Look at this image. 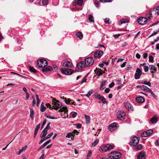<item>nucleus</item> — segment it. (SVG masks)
Listing matches in <instances>:
<instances>
[{"instance_id": "12", "label": "nucleus", "mask_w": 159, "mask_h": 159, "mask_svg": "<svg viewBox=\"0 0 159 159\" xmlns=\"http://www.w3.org/2000/svg\"><path fill=\"white\" fill-rule=\"evenodd\" d=\"M53 107H55V110H57L58 108L61 107L62 106V104L59 101H56L55 103H53Z\"/></svg>"}, {"instance_id": "26", "label": "nucleus", "mask_w": 159, "mask_h": 159, "mask_svg": "<svg viewBox=\"0 0 159 159\" xmlns=\"http://www.w3.org/2000/svg\"><path fill=\"white\" fill-rule=\"evenodd\" d=\"M94 96L95 97V98H97L99 100H100L101 99V97H102V96H101L100 94H99L98 93H95L94 94Z\"/></svg>"}, {"instance_id": "46", "label": "nucleus", "mask_w": 159, "mask_h": 159, "mask_svg": "<svg viewBox=\"0 0 159 159\" xmlns=\"http://www.w3.org/2000/svg\"><path fill=\"white\" fill-rule=\"evenodd\" d=\"M128 20L127 19H122L120 20V22H121V24L128 22Z\"/></svg>"}, {"instance_id": "35", "label": "nucleus", "mask_w": 159, "mask_h": 159, "mask_svg": "<svg viewBox=\"0 0 159 159\" xmlns=\"http://www.w3.org/2000/svg\"><path fill=\"white\" fill-rule=\"evenodd\" d=\"M89 20L90 22L94 23V22L93 18L92 15H90L89 16Z\"/></svg>"}, {"instance_id": "18", "label": "nucleus", "mask_w": 159, "mask_h": 159, "mask_svg": "<svg viewBox=\"0 0 159 159\" xmlns=\"http://www.w3.org/2000/svg\"><path fill=\"white\" fill-rule=\"evenodd\" d=\"M63 66L67 67H72V64L71 63L70 61H67L64 62Z\"/></svg>"}, {"instance_id": "47", "label": "nucleus", "mask_w": 159, "mask_h": 159, "mask_svg": "<svg viewBox=\"0 0 159 159\" xmlns=\"http://www.w3.org/2000/svg\"><path fill=\"white\" fill-rule=\"evenodd\" d=\"M73 132L70 133L68 134L66 136V137L68 138H70L71 136H73Z\"/></svg>"}, {"instance_id": "39", "label": "nucleus", "mask_w": 159, "mask_h": 159, "mask_svg": "<svg viewBox=\"0 0 159 159\" xmlns=\"http://www.w3.org/2000/svg\"><path fill=\"white\" fill-rule=\"evenodd\" d=\"M48 0H42V6H45L47 5Z\"/></svg>"}, {"instance_id": "37", "label": "nucleus", "mask_w": 159, "mask_h": 159, "mask_svg": "<svg viewBox=\"0 0 159 159\" xmlns=\"http://www.w3.org/2000/svg\"><path fill=\"white\" fill-rule=\"evenodd\" d=\"M29 70L30 71L34 73H36L37 72V70L32 66H29Z\"/></svg>"}, {"instance_id": "3", "label": "nucleus", "mask_w": 159, "mask_h": 159, "mask_svg": "<svg viewBox=\"0 0 159 159\" xmlns=\"http://www.w3.org/2000/svg\"><path fill=\"white\" fill-rule=\"evenodd\" d=\"M113 148V146L110 144H107L106 145L102 146L99 148L100 152H105Z\"/></svg>"}, {"instance_id": "53", "label": "nucleus", "mask_w": 159, "mask_h": 159, "mask_svg": "<svg viewBox=\"0 0 159 159\" xmlns=\"http://www.w3.org/2000/svg\"><path fill=\"white\" fill-rule=\"evenodd\" d=\"M148 92H150L151 95L154 98H156V96L154 93L152 92V90L150 89L149 91H148Z\"/></svg>"}, {"instance_id": "56", "label": "nucleus", "mask_w": 159, "mask_h": 159, "mask_svg": "<svg viewBox=\"0 0 159 159\" xmlns=\"http://www.w3.org/2000/svg\"><path fill=\"white\" fill-rule=\"evenodd\" d=\"M107 82V80H103L102 81V82H101V86H105V83H106Z\"/></svg>"}, {"instance_id": "43", "label": "nucleus", "mask_w": 159, "mask_h": 159, "mask_svg": "<svg viewBox=\"0 0 159 159\" xmlns=\"http://www.w3.org/2000/svg\"><path fill=\"white\" fill-rule=\"evenodd\" d=\"M98 139H96V140L92 143V146L93 147H94L98 143Z\"/></svg>"}, {"instance_id": "2", "label": "nucleus", "mask_w": 159, "mask_h": 159, "mask_svg": "<svg viewBox=\"0 0 159 159\" xmlns=\"http://www.w3.org/2000/svg\"><path fill=\"white\" fill-rule=\"evenodd\" d=\"M121 157L120 152H111L108 155V157L111 159H117L120 158Z\"/></svg>"}, {"instance_id": "15", "label": "nucleus", "mask_w": 159, "mask_h": 159, "mask_svg": "<svg viewBox=\"0 0 159 159\" xmlns=\"http://www.w3.org/2000/svg\"><path fill=\"white\" fill-rule=\"evenodd\" d=\"M125 106L129 110H133V107H132V106L130 103L127 102L125 103Z\"/></svg>"}, {"instance_id": "29", "label": "nucleus", "mask_w": 159, "mask_h": 159, "mask_svg": "<svg viewBox=\"0 0 159 159\" xmlns=\"http://www.w3.org/2000/svg\"><path fill=\"white\" fill-rule=\"evenodd\" d=\"M142 148V145L141 144H139L138 146L134 148V149L136 151H138L141 150Z\"/></svg>"}, {"instance_id": "19", "label": "nucleus", "mask_w": 159, "mask_h": 159, "mask_svg": "<svg viewBox=\"0 0 159 159\" xmlns=\"http://www.w3.org/2000/svg\"><path fill=\"white\" fill-rule=\"evenodd\" d=\"M158 117L155 116L150 119V121L152 123H156L158 121Z\"/></svg>"}, {"instance_id": "44", "label": "nucleus", "mask_w": 159, "mask_h": 159, "mask_svg": "<svg viewBox=\"0 0 159 159\" xmlns=\"http://www.w3.org/2000/svg\"><path fill=\"white\" fill-rule=\"evenodd\" d=\"M83 0H77V4L79 6H81L82 5L83 3Z\"/></svg>"}, {"instance_id": "63", "label": "nucleus", "mask_w": 159, "mask_h": 159, "mask_svg": "<svg viewBox=\"0 0 159 159\" xmlns=\"http://www.w3.org/2000/svg\"><path fill=\"white\" fill-rule=\"evenodd\" d=\"M42 154L39 159H43V157H44V151L43 150L42 151Z\"/></svg>"}, {"instance_id": "51", "label": "nucleus", "mask_w": 159, "mask_h": 159, "mask_svg": "<svg viewBox=\"0 0 159 159\" xmlns=\"http://www.w3.org/2000/svg\"><path fill=\"white\" fill-rule=\"evenodd\" d=\"M141 135L143 137H146L148 136V135H147L146 132V131H144L143 133L141 134Z\"/></svg>"}, {"instance_id": "28", "label": "nucleus", "mask_w": 159, "mask_h": 159, "mask_svg": "<svg viewBox=\"0 0 159 159\" xmlns=\"http://www.w3.org/2000/svg\"><path fill=\"white\" fill-rule=\"evenodd\" d=\"M146 16L148 19H151L152 17V11H149V13L146 14Z\"/></svg>"}, {"instance_id": "36", "label": "nucleus", "mask_w": 159, "mask_h": 159, "mask_svg": "<svg viewBox=\"0 0 159 159\" xmlns=\"http://www.w3.org/2000/svg\"><path fill=\"white\" fill-rule=\"evenodd\" d=\"M148 136L151 135L153 133V130L152 129H149L146 131Z\"/></svg>"}, {"instance_id": "8", "label": "nucleus", "mask_w": 159, "mask_h": 159, "mask_svg": "<svg viewBox=\"0 0 159 159\" xmlns=\"http://www.w3.org/2000/svg\"><path fill=\"white\" fill-rule=\"evenodd\" d=\"M138 22L139 24L141 25L145 24L148 21V19L146 17H142L138 19Z\"/></svg>"}, {"instance_id": "41", "label": "nucleus", "mask_w": 159, "mask_h": 159, "mask_svg": "<svg viewBox=\"0 0 159 159\" xmlns=\"http://www.w3.org/2000/svg\"><path fill=\"white\" fill-rule=\"evenodd\" d=\"M159 31V29H158L157 30H156V31H154L153 32V33L151 35H150L148 37L150 38L153 35H154L156 34Z\"/></svg>"}, {"instance_id": "23", "label": "nucleus", "mask_w": 159, "mask_h": 159, "mask_svg": "<svg viewBox=\"0 0 159 159\" xmlns=\"http://www.w3.org/2000/svg\"><path fill=\"white\" fill-rule=\"evenodd\" d=\"M47 133L48 130H46L44 129L42 131V134H40V137H41V138L45 137L47 134Z\"/></svg>"}, {"instance_id": "60", "label": "nucleus", "mask_w": 159, "mask_h": 159, "mask_svg": "<svg viewBox=\"0 0 159 159\" xmlns=\"http://www.w3.org/2000/svg\"><path fill=\"white\" fill-rule=\"evenodd\" d=\"M46 139L45 137H43L42 139L39 142V144H40L42 142H43Z\"/></svg>"}, {"instance_id": "32", "label": "nucleus", "mask_w": 159, "mask_h": 159, "mask_svg": "<svg viewBox=\"0 0 159 159\" xmlns=\"http://www.w3.org/2000/svg\"><path fill=\"white\" fill-rule=\"evenodd\" d=\"M68 109L66 107H62L59 110L60 112H61L62 111H64L65 112H66L68 111Z\"/></svg>"}, {"instance_id": "22", "label": "nucleus", "mask_w": 159, "mask_h": 159, "mask_svg": "<svg viewBox=\"0 0 159 159\" xmlns=\"http://www.w3.org/2000/svg\"><path fill=\"white\" fill-rule=\"evenodd\" d=\"M152 11L155 12V14L158 15L159 14V6L157 7H154Z\"/></svg>"}, {"instance_id": "58", "label": "nucleus", "mask_w": 159, "mask_h": 159, "mask_svg": "<svg viewBox=\"0 0 159 159\" xmlns=\"http://www.w3.org/2000/svg\"><path fill=\"white\" fill-rule=\"evenodd\" d=\"M110 126H111L112 127H113L115 129H116V123H113L111 124L110 125Z\"/></svg>"}, {"instance_id": "40", "label": "nucleus", "mask_w": 159, "mask_h": 159, "mask_svg": "<svg viewBox=\"0 0 159 159\" xmlns=\"http://www.w3.org/2000/svg\"><path fill=\"white\" fill-rule=\"evenodd\" d=\"M142 83L144 84L148 85L150 87L151 86V83L150 82H147L145 81L142 82Z\"/></svg>"}, {"instance_id": "48", "label": "nucleus", "mask_w": 159, "mask_h": 159, "mask_svg": "<svg viewBox=\"0 0 159 159\" xmlns=\"http://www.w3.org/2000/svg\"><path fill=\"white\" fill-rule=\"evenodd\" d=\"M46 106L47 107L51 109H52L55 108L54 107H53V106L51 107V105L49 103H46Z\"/></svg>"}, {"instance_id": "31", "label": "nucleus", "mask_w": 159, "mask_h": 159, "mask_svg": "<svg viewBox=\"0 0 159 159\" xmlns=\"http://www.w3.org/2000/svg\"><path fill=\"white\" fill-rule=\"evenodd\" d=\"M30 116L32 119H34V111L32 109H30Z\"/></svg>"}, {"instance_id": "38", "label": "nucleus", "mask_w": 159, "mask_h": 159, "mask_svg": "<svg viewBox=\"0 0 159 159\" xmlns=\"http://www.w3.org/2000/svg\"><path fill=\"white\" fill-rule=\"evenodd\" d=\"M40 124H39L36 126L34 132V133H37L39 129L40 128Z\"/></svg>"}, {"instance_id": "27", "label": "nucleus", "mask_w": 159, "mask_h": 159, "mask_svg": "<svg viewBox=\"0 0 159 159\" xmlns=\"http://www.w3.org/2000/svg\"><path fill=\"white\" fill-rule=\"evenodd\" d=\"M76 35L78 38H79L80 39H82L83 38V35L82 33L80 32H78L76 34Z\"/></svg>"}, {"instance_id": "57", "label": "nucleus", "mask_w": 159, "mask_h": 159, "mask_svg": "<svg viewBox=\"0 0 159 159\" xmlns=\"http://www.w3.org/2000/svg\"><path fill=\"white\" fill-rule=\"evenodd\" d=\"M27 147V145L23 147L21 149H20V153L23 151H24L26 149Z\"/></svg>"}, {"instance_id": "64", "label": "nucleus", "mask_w": 159, "mask_h": 159, "mask_svg": "<svg viewBox=\"0 0 159 159\" xmlns=\"http://www.w3.org/2000/svg\"><path fill=\"white\" fill-rule=\"evenodd\" d=\"M155 144L156 146H159V141L157 140L155 143Z\"/></svg>"}, {"instance_id": "11", "label": "nucleus", "mask_w": 159, "mask_h": 159, "mask_svg": "<svg viewBox=\"0 0 159 159\" xmlns=\"http://www.w3.org/2000/svg\"><path fill=\"white\" fill-rule=\"evenodd\" d=\"M103 53V51L98 50L94 53V57L95 58H99L102 56Z\"/></svg>"}, {"instance_id": "42", "label": "nucleus", "mask_w": 159, "mask_h": 159, "mask_svg": "<svg viewBox=\"0 0 159 159\" xmlns=\"http://www.w3.org/2000/svg\"><path fill=\"white\" fill-rule=\"evenodd\" d=\"M36 98L37 99V106H38L39 104L40 101L39 98V96L37 95H36Z\"/></svg>"}, {"instance_id": "45", "label": "nucleus", "mask_w": 159, "mask_h": 159, "mask_svg": "<svg viewBox=\"0 0 159 159\" xmlns=\"http://www.w3.org/2000/svg\"><path fill=\"white\" fill-rule=\"evenodd\" d=\"M93 93V91L92 90H89L88 93L87 94L85 95L87 97H89Z\"/></svg>"}, {"instance_id": "21", "label": "nucleus", "mask_w": 159, "mask_h": 159, "mask_svg": "<svg viewBox=\"0 0 159 159\" xmlns=\"http://www.w3.org/2000/svg\"><path fill=\"white\" fill-rule=\"evenodd\" d=\"M85 120L87 124H89L90 122V118L89 116L84 114Z\"/></svg>"}, {"instance_id": "24", "label": "nucleus", "mask_w": 159, "mask_h": 159, "mask_svg": "<svg viewBox=\"0 0 159 159\" xmlns=\"http://www.w3.org/2000/svg\"><path fill=\"white\" fill-rule=\"evenodd\" d=\"M150 89L145 85H143L141 86V89L143 91L148 92Z\"/></svg>"}, {"instance_id": "50", "label": "nucleus", "mask_w": 159, "mask_h": 159, "mask_svg": "<svg viewBox=\"0 0 159 159\" xmlns=\"http://www.w3.org/2000/svg\"><path fill=\"white\" fill-rule=\"evenodd\" d=\"M149 61L150 62H152L153 61V57L151 55H150L149 57Z\"/></svg>"}, {"instance_id": "7", "label": "nucleus", "mask_w": 159, "mask_h": 159, "mask_svg": "<svg viewBox=\"0 0 159 159\" xmlns=\"http://www.w3.org/2000/svg\"><path fill=\"white\" fill-rule=\"evenodd\" d=\"M117 116L119 119L123 120L125 119V114L123 111H119L117 113Z\"/></svg>"}, {"instance_id": "25", "label": "nucleus", "mask_w": 159, "mask_h": 159, "mask_svg": "<svg viewBox=\"0 0 159 159\" xmlns=\"http://www.w3.org/2000/svg\"><path fill=\"white\" fill-rule=\"evenodd\" d=\"M23 91L25 92V93L26 94V100H28L30 96H29V94L27 91V89L25 87H24L23 88Z\"/></svg>"}, {"instance_id": "49", "label": "nucleus", "mask_w": 159, "mask_h": 159, "mask_svg": "<svg viewBox=\"0 0 159 159\" xmlns=\"http://www.w3.org/2000/svg\"><path fill=\"white\" fill-rule=\"evenodd\" d=\"M77 113L75 112H71V115L73 118H75L77 115Z\"/></svg>"}, {"instance_id": "5", "label": "nucleus", "mask_w": 159, "mask_h": 159, "mask_svg": "<svg viewBox=\"0 0 159 159\" xmlns=\"http://www.w3.org/2000/svg\"><path fill=\"white\" fill-rule=\"evenodd\" d=\"M94 62V61L92 58L89 57L86 58L85 60V65L87 67L92 66Z\"/></svg>"}, {"instance_id": "59", "label": "nucleus", "mask_w": 159, "mask_h": 159, "mask_svg": "<svg viewBox=\"0 0 159 159\" xmlns=\"http://www.w3.org/2000/svg\"><path fill=\"white\" fill-rule=\"evenodd\" d=\"M115 129L111 126L109 125L108 127V129L109 131H112L114 130Z\"/></svg>"}, {"instance_id": "20", "label": "nucleus", "mask_w": 159, "mask_h": 159, "mask_svg": "<svg viewBox=\"0 0 159 159\" xmlns=\"http://www.w3.org/2000/svg\"><path fill=\"white\" fill-rule=\"evenodd\" d=\"M150 67V70L152 71L151 73H155L157 71V69L156 68L155 66L153 65H150L149 66Z\"/></svg>"}, {"instance_id": "52", "label": "nucleus", "mask_w": 159, "mask_h": 159, "mask_svg": "<svg viewBox=\"0 0 159 159\" xmlns=\"http://www.w3.org/2000/svg\"><path fill=\"white\" fill-rule=\"evenodd\" d=\"M53 134V133L52 132H51L50 134H48L46 138V139H49V138H50V137H51L52 135Z\"/></svg>"}, {"instance_id": "30", "label": "nucleus", "mask_w": 159, "mask_h": 159, "mask_svg": "<svg viewBox=\"0 0 159 159\" xmlns=\"http://www.w3.org/2000/svg\"><path fill=\"white\" fill-rule=\"evenodd\" d=\"M46 109V107L44 106L43 103H42L40 107V111L42 112H44Z\"/></svg>"}, {"instance_id": "6", "label": "nucleus", "mask_w": 159, "mask_h": 159, "mask_svg": "<svg viewBox=\"0 0 159 159\" xmlns=\"http://www.w3.org/2000/svg\"><path fill=\"white\" fill-rule=\"evenodd\" d=\"M61 71L63 74L66 75H69L73 73V71L71 69L61 68Z\"/></svg>"}, {"instance_id": "33", "label": "nucleus", "mask_w": 159, "mask_h": 159, "mask_svg": "<svg viewBox=\"0 0 159 159\" xmlns=\"http://www.w3.org/2000/svg\"><path fill=\"white\" fill-rule=\"evenodd\" d=\"M61 98L65 99V102L67 104H69V103H70V102L71 101V100H70V99H68V101L67 100L66 98H64V97H62Z\"/></svg>"}, {"instance_id": "14", "label": "nucleus", "mask_w": 159, "mask_h": 159, "mask_svg": "<svg viewBox=\"0 0 159 159\" xmlns=\"http://www.w3.org/2000/svg\"><path fill=\"white\" fill-rule=\"evenodd\" d=\"M136 101L139 103H143L145 101L144 98L141 96L136 97Z\"/></svg>"}, {"instance_id": "61", "label": "nucleus", "mask_w": 159, "mask_h": 159, "mask_svg": "<svg viewBox=\"0 0 159 159\" xmlns=\"http://www.w3.org/2000/svg\"><path fill=\"white\" fill-rule=\"evenodd\" d=\"M47 122V120L46 119H45L43 122L42 126H41V129H42L43 126Z\"/></svg>"}, {"instance_id": "16", "label": "nucleus", "mask_w": 159, "mask_h": 159, "mask_svg": "<svg viewBox=\"0 0 159 159\" xmlns=\"http://www.w3.org/2000/svg\"><path fill=\"white\" fill-rule=\"evenodd\" d=\"M53 69L52 67L51 66H48L46 67L43 68L42 71L43 72H47L48 71L52 70Z\"/></svg>"}, {"instance_id": "34", "label": "nucleus", "mask_w": 159, "mask_h": 159, "mask_svg": "<svg viewBox=\"0 0 159 159\" xmlns=\"http://www.w3.org/2000/svg\"><path fill=\"white\" fill-rule=\"evenodd\" d=\"M102 102L103 104H107L108 102V101H106L105 98L103 96L101 97V99Z\"/></svg>"}, {"instance_id": "17", "label": "nucleus", "mask_w": 159, "mask_h": 159, "mask_svg": "<svg viewBox=\"0 0 159 159\" xmlns=\"http://www.w3.org/2000/svg\"><path fill=\"white\" fill-rule=\"evenodd\" d=\"M95 73L98 76H100L102 74V71L101 69L98 68H96L95 70Z\"/></svg>"}, {"instance_id": "10", "label": "nucleus", "mask_w": 159, "mask_h": 159, "mask_svg": "<svg viewBox=\"0 0 159 159\" xmlns=\"http://www.w3.org/2000/svg\"><path fill=\"white\" fill-rule=\"evenodd\" d=\"M146 158V153L144 152H140L137 156V159H145Z\"/></svg>"}, {"instance_id": "62", "label": "nucleus", "mask_w": 159, "mask_h": 159, "mask_svg": "<svg viewBox=\"0 0 159 159\" xmlns=\"http://www.w3.org/2000/svg\"><path fill=\"white\" fill-rule=\"evenodd\" d=\"M148 66H146L144 67V70L145 72H147L148 71Z\"/></svg>"}, {"instance_id": "55", "label": "nucleus", "mask_w": 159, "mask_h": 159, "mask_svg": "<svg viewBox=\"0 0 159 159\" xmlns=\"http://www.w3.org/2000/svg\"><path fill=\"white\" fill-rule=\"evenodd\" d=\"M51 139H49V140L46 141V142H45L43 145L44 147L46 146L51 141Z\"/></svg>"}, {"instance_id": "13", "label": "nucleus", "mask_w": 159, "mask_h": 159, "mask_svg": "<svg viewBox=\"0 0 159 159\" xmlns=\"http://www.w3.org/2000/svg\"><path fill=\"white\" fill-rule=\"evenodd\" d=\"M85 64L84 62V61H81L79 62L77 64L76 67L78 69L80 70L81 68H84L85 67Z\"/></svg>"}, {"instance_id": "9", "label": "nucleus", "mask_w": 159, "mask_h": 159, "mask_svg": "<svg viewBox=\"0 0 159 159\" xmlns=\"http://www.w3.org/2000/svg\"><path fill=\"white\" fill-rule=\"evenodd\" d=\"M136 73L134 75L135 78L136 79H138L140 78L141 75H142V72L140 69L139 68H137L136 70Z\"/></svg>"}, {"instance_id": "4", "label": "nucleus", "mask_w": 159, "mask_h": 159, "mask_svg": "<svg viewBox=\"0 0 159 159\" xmlns=\"http://www.w3.org/2000/svg\"><path fill=\"white\" fill-rule=\"evenodd\" d=\"M37 64L39 67H45L48 64L47 61L44 59H41L37 61Z\"/></svg>"}, {"instance_id": "1", "label": "nucleus", "mask_w": 159, "mask_h": 159, "mask_svg": "<svg viewBox=\"0 0 159 159\" xmlns=\"http://www.w3.org/2000/svg\"><path fill=\"white\" fill-rule=\"evenodd\" d=\"M140 138L136 136H133L131 138V141L129 143L131 146H135L137 145L139 142Z\"/></svg>"}, {"instance_id": "54", "label": "nucleus", "mask_w": 159, "mask_h": 159, "mask_svg": "<svg viewBox=\"0 0 159 159\" xmlns=\"http://www.w3.org/2000/svg\"><path fill=\"white\" fill-rule=\"evenodd\" d=\"M105 23L106 24H110V20L109 18H106L105 19Z\"/></svg>"}]
</instances>
